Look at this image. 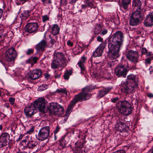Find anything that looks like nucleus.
Listing matches in <instances>:
<instances>
[{"mask_svg":"<svg viewBox=\"0 0 153 153\" xmlns=\"http://www.w3.org/2000/svg\"><path fill=\"white\" fill-rule=\"evenodd\" d=\"M142 53V54H144L147 53V50L145 48H143L141 50Z\"/></svg>","mask_w":153,"mask_h":153,"instance_id":"nucleus-52","label":"nucleus"},{"mask_svg":"<svg viewBox=\"0 0 153 153\" xmlns=\"http://www.w3.org/2000/svg\"><path fill=\"white\" fill-rule=\"evenodd\" d=\"M7 139L5 137H0V143H1V147L5 146L7 143Z\"/></svg>","mask_w":153,"mask_h":153,"instance_id":"nucleus-35","label":"nucleus"},{"mask_svg":"<svg viewBox=\"0 0 153 153\" xmlns=\"http://www.w3.org/2000/svg\"><path fill=\"white\" fill-rule=\"evenodd\" d=\"M138 87V83H128L127 81H123L121 84L120 88L124 93L127 94L134 92Z\"/></svg>","mask_w":153,"mask_h":153,"instance_id":"nucleus-3","label":"nucleus"},{"mask_svg":"<svg viewBox=\"0 0 153 153\" xmlns=\"http://www.w3.org/2000/svg\"><path fill=\"white\" fill-rule=\"evenodd\" d=\"M108 32L107 30L106 29H104L102 32L101 34L104 35L107 33Z\"/></svg>","mask_w":153,"mask_h":153,"instance_id":"nucleus-54","label":"nucleus"},{"mask_svg":"<svg viewBox=\"0 0 153 153\" xmlns=\"http://www.w3.org/2000/svg\"><path fill=\"white\" fill-rule=\"evenodd\" d=\"M86 59V58L85 57L83 56L81 58V59H80V61H79V62H80L82 63H85Z\"/></svg>","mask_w":153,"mask_h":153,"instance_id":"nucleus-48","label":"nucleus"},{"mask_svg":"<svg viewBox=\"0 0 153 153\" xmlns=\"http://www.w3.org/2000/svg\"><path fill=\"white\" fill-rule=\"evenodd\" d=\"M105 73V71H101L99 73V74H97L96 72H93L91 73V75L93 78H95L97 79H103Z\"/></svg>","mask_w":153,"mask_h":153,"instance_id":"nucleus-24","label":"nucleus"},{"mask_svg":"<svg viewBox=\"0 0 153 153\" xmlns=\"http://www.w3.org/2000/svg\"><path fill=\"white\" fill-rule=\"evenodd\" d=\"M53 59L58 61H59L62 64V66L64 67L66 62V58L64 55L61 52H55L53 53Z\"/></svg>","mask_w":153,"mask_h":153,"instance_id":"nucleus-14","label":"nucleus"},{"mask_svg":"<svg viewBox=\"0 0 153 153\" xmlns=\"http://www.w3.org/2000/svg\"><path fill=\"white\" fill-rule=\"evenodd\" d=\"M50 76V75L48 73H46L45 74V77L46 79H48Z\"/></svg>","mask_w":153,"mask_h":153,"instance_id":"nucleus-62","label":"nucleus"},{"mask_svg":"<svg viewBox=\"0 0 153 153\" xmlns=\"http://www.w3.org/2000/svg\"><path fill=\"white\" fill-rule=\"evenodd\" d=\"M4 30L3 29H0V33L2 34V35L0 36V37H1L2 36H4L3 32H4Z\"/></svg>","mask_w":153,"mask_h":153,"instance_id":"nucleus-61","label":"nucleus"},{"mask_svg":"<svg viewBox=\"0 0 153 153\" xmlns=\"http://www.w3.org/2000/svg\"><path fill=\"white\" fill-rule=\"evenodd\" d=\"M37 143L35 141H28L26 143V147L29 149H33L37 145Z\"/></svg>","mask_w":153,"mask_h":153,"instance_id":"nucleus-27","label":"nucleus"},{"mask_svg":"<svg viewBox=\"0 0 153 153\" xmlns=\"http://www.w3.org/2000/svg\"><path fill=\"white\" fill-rule=\"evenodd\" d=\"M69 116V115H67L65 114V116L64 119V120H65V122L68 119Z\"/></svg>","mask_w":153,"mask_h":153,"instance_id":"nucleus-64","label":"nucleus"},{"mask_svg":"<svg viewBox=\"0 0 153 153\" xmlns=\"http://www.w3.org/2000/svg\"><path fill=\"white\" fill-rule=\"evenodd\" d=\"M128 71L123 65L119 64L114 69V73L118 77H126Z\"/></svg>","mask_w":153,"mask_h":153,"instance_id":"nucleus-7","label":"nucleus"},{"mask_svg":"<svg viewBox=\"0 0 153 153\" xmlns=\"http://www.w3.org/2000/svg\"><path fill=\"white\" fill-rule=\"evenodd\" d=\"M101 26L100 24H97L96 25L95 28L94 29V33L96 34H98L101 31Z\"/></svg>","mask_w":153,"mask_h":153,"instance_id":"nucleus-36","label":"nucleus"},{"mask_svg":"<svg viewBox=\"0 0 153 153\" xmlns=\"http://www.w3.org/2000/svg\"><path fill=\"white\" fill-rule=\"evenodd\" d=\"M38 28L39 25L37 23L30 22L26 25L25 30L29 33H35L38 30Z\"/></svg>","mask_w":153,"mask_h":153,"instance_id":"nucleus-13","label":"nucleus"},{"mask_svg":"<svg viewBox=\"0 0 153 153\" xmlns=\"http://www.w3.org/2000/svg\"><path fill=\"white\" fill-rule=\"evenodd\" d=\"M111 89V88H104L102 90H100L98 93V97L100 98L102 97L107 94Z\"/></svg>","mask_w":153,"mask_h":153,"instance_id":"nucleus-22","label":"nucleus"},{"mask_svg":"<svg viewBox=\"0 0 153 153\" xmlns=\"http://www.w3.org/2000/svg\"><path fill=\"white\" fill-rule=\"evenodd\" d=\"M36 108L33 104H30L26 106L24 112L26 116L28 118L30 117L36 113Z\"/></svg>","mask_w":153,"mask_h":153,"instance_id":"nucleus-11","label":"nucleus"},{"mask_svg":"<svg viewBox=\"0 0 153 153\" xmlns=\"http://www.w3.org/2000/svg\"><path fill=\"white\" fill-rule=\"evenodd\" d=\"M77 0H71V2L70 3L72 4H74L75 3Z\"/></svg>","mask_w":153,"mask_h":153,"instance_id":"nucleus-63","label":"nucleus"},{"mask_svg":"<svg viewBox=\"0 0 153 153\" xmlns=\"http://www.w3.org/2000/svg\"><path fill=\"white\" fill-rule=\"evenodd\" d=\"M48 110L52 115H60L63 114V107L57 103L52 102L50 104Z\"/></svg>","mask_w":153,"mask_h":153,"instance_id":"nucleus-4","label":"nucleus"},{"mask_svg":"<svg viewBox=\"0 0 153 153\" xmlns=\"http://www.w3.org/2000/svg\"><path fill=\"white\" fill-rule=\"evenodd\" d=\"M97 40L99 42H102L103 40V39L100 36H98L97 37Z\"/></svg>","mask_w":153,"mask_h":153,"instance_id":"nucleus-55","label":"nucleus"},{"mask_svg":"<svg viewBox=\"0 0 153 153\" xmlns=\"http://www.w3.org/2000/svg\"><path fill=\"white\" fill-rule=\"evenodd\" d=\"M42 72L39 69H36L30 72L28 74L29 79L32 80H35L39 78L41 75Z\"/></svg>","mask_w":153,"mask_h":153,"instance_id":"nucleus-15","label":"nucleus"},{"mask_svg":"<svg viewBox=\"0 0 153 153\" xmlns=\"http://www.w3.org/2000/svg\"><path fill=\"white\" fill-rule=\"evenodd\" d=\"M46 45V41L43 39L36 45L35 48L38 52L43 51L44 50Z\"/></svg>","mask_w":153,"mask_h":153,"instance_id":"nucleus-17","label":"nucleus"},{"mask_svg":"<svg viewBox=\"0 0 153 153\" xmlns=\"http://www.w3.org/2000/svg\"><path fill=\"white\" fill-rule=\"evenodd\" d=\"M94 88H92V86H88L83 88L82 90V91H84L86 92H90Z\"/></svg>","mask_w":153,"mask_h":153,"instance_id":"nucleus-41","label":"nucleus"},{"mask_svg":"<svg viewBox=\"0 0 153 153\" xmlns=\"http://www.w3.org/2000/svg\"><path fill=\"white\" fill-rule=\"evenodd\" d=\"M59 28L57 24L53 25L51 28V33L53 35L58 34L59 31Z\"/></svg>","mask_w":153,"mask_h":153,"instance_id":"nucleus-26","label":"nucleus"},{"mask_svg":"<svg viewBox=\"0 0 153 153\" xmlns=\"http://www.w3.org/2000/svg\"><path fill=\"white\" fill-rule=\"evenodd\" d=\"M48 85L44 84H42L39 86L38 88L39 91H42L44 90H45L48 88Z\"/></svg>","mask_w":153,"mask_h":153,"instance_id":"nucleus-37","label":"nucleus"},{"mask_svg":"<svg viewBox=\"0 0 153 153\" xmlns=\"http://www.w3.org/2000/svg\"><path fill=\"white\" fill-rule=\"evenodd\" d=\"M34 131V128L33 127H32L29 130L27 131V133L28 134H31Z\"/></svg>","mask_w":153,"mask_h":153,"instance_id":"nucleus-50","label":"nucleus"},{"mask_svg":"<svg viewBox=\"0 0 153 153\" xmlns=\"http://www.w3.org/2000/svg\"><path fill=\"white\" fill-rule=\"evenodd\" d=\"M116 122L115 124V127L117 128L118 131H122L128 127L126 125V122L124 120L122 119L121 116L117 117L116 118Z\"/></svg>","mask_w":153,"mask_h":153,"instance_id":"nucleus-9","label":"nucleus"},{"mask_svg":"<svg viewBox=\"0 0 153 153\" xmlns=\"http://www.w3.org/2000/svg\"><path fill=\"white\" fill-rule=\"evenodd\" d=\"M44 5L46 6L47 5L50 4L51 3V0H41Z\"/></svg>","mask_w":153,"mask_h":153,"instance_id":"nucleus-45","label":"nucleus"},{"mask_svg":"<svg viewBox=\"0 0 153 153\" xmlns=\"http://www.w3.org/2000/svg\"><path fill=\"white\" fill-rule=\"evenodd\" d=\"M67 44L69 46L72 47L73 45V43L70 40H68L67 42Z\"/></svg>","mask_w":153,"mask_h":153,"instance_id":"nucleus-53","label":"nucleus"},{"mask_svg":"<svg viewBox=\"0 0 153 153\" xmlns=\"http://www.w3.org/2000/svg\"><path fill=\"white\" fill-rule=\"evenodd\" d=\"M153 59V55L151 57H148L145 60L146 64H150L152 60Z\"/></svg>","mask_w":153,"mask_h":153,"instance_id":"nucleus-47","label":"nucleus"},{"mask_svg":"<svg viewBox=\"0 0 153 153\" xmlns=\"http://www.w3.org/2000/svg\"><path fill=\"white\" fill-rule=\"evenodd\" d=\"M59 63L58 61L53 59V60L52 61L51 64V68L56 69L59 67Z\"/></svg>","mask_w":153,"mask_h":153,"instance_id":"nucleus-32","label":"nucleus"},{"mask_svg":"<svg viewBox=\"0 0 153 153\" xmlns=\"http://www.w3.org/2000/svg\"><path fill=\"white\" fill-rule=\"evenodd\" d=\"M119 98L117 97L111 99L112 102L115 103L117 102L116 107L118 111L120 113L124 115L130 114L132 111L131 105L127 101H118Z\"/></svg>","mask_w":153,"mask_h":153,"instance_id":"nucleus-2","label":"nucleus"},{"mask_svg":"<svg viewBox=\"0 0 153 153\" xmlns=\"http://www.w3.org/2000/svg\"><path fill=\"white\" fill-rule=\"evenodd\" d=\"M56 92H58L59 93H62L67 95V92L65 89L59 88L56 90Z\"/></svg>","mask_w":153,"mask_h":153,"instance_id":"nucleus-39","label":"nucleus"},{"mask_svg":"<svg viewBox=\"0 0 153 153\" xmlns=\"http://www.w3.org/2000/svg\"><path fill=\"white\" fill-rule=\"evenodd\" d=\"M42 21L44 22H45L49 20L50 18L49 16L47 15H45L42 16Z\"/></svg>","mask_w":153,"mask_h":153,"instance_id":"nucleus-43","label":"nucleus"},{"mask_svg":"<svg viewBox=\"0 0 153 153\" xmlns=\"http://www.w3.org/2000/svg\"><path fill=\"white\" fill-rule=\"evenodd\" d=\"M114 153H126V152L124 150H121L116 152Z\"/></svg>","mask_w":153,"mask_h":153,"instance_id":"nucleus-59","label":"nucleus"},{"mask_svg":"<svg viewBox=\"0 0 153 153\" xmlns=\"http://www.w3.org/2000/svg\"><path fill=\"white\" fill-rule=\"evenodd\" d=\"M141 9L140 10L136 9L135 11L133 13L132 16L139 20L140 19H142L143 15V14L141 12Z\"/></svg>","mask_w":153,"mask_h":153,"instance_id":"nucleus-23","label":"nucleus"},{"mask_svg":"<svg viewBox=\"0 0 153 153\" xmlns=\"http://www.w3.org/2000/svg\"><path fill=\"white\" fill-rule=\"evenodd\" d=\"M50 128L45 126L41 128L39 131L36 138L39 140L43 141L48 138L50 135Z\"/></svg>","mask_w":153,"mask_h":153,"instance_id":"nucleus-5","label":"nucleus"},{"mask_svg":"<svg viewBox=\"0 0 153 153\" xmlns=\"http://www.w3.org/2000/svg\"><path fill=\"white\" fill-rule=\"evenodd\" d=\"M121 6L125 10H126L129 4L131 2V0H122Z\"/></svg>","mask_w":153,"mask_h":153,"instance_id":"nucleus-31","label":"nucleus"},{"mask_svg":"<svg viewBox=\"0 0 153 153\" xmlns=\"http://www.w3.org/2000/svg\"><path fill=\"white\" fill-rule=\"evenodd\" d=\"M30 11L27 10H24L22 12L21 17L27 18L30 16Z\"/></svg>","mask_w":153,"mask_h":153,"instance_id":"nucleus-34","label":"nucleus"},{"mask_svg":"<svg viewBox=\"0 0 153 153\" xmlns=\"http://www.w3.org/2000/svg\"><path fill=\"white\" fill-rule=\"evenodd\" d=\"M75 145H76L75 148L76 153H83L84 152L83 142H81L78 141L75 143Z\"/></svg>","mask_w":153,"mask_h":153,"instance_id":"nucleus-18","label":"nucleus"},{"mask_svg":"<svg viewBox=\"0 0 153 153\" xmlns=\"http://www.w3.org/2000/svg\"><path fill=\"white\" fill-rule=\"evenodd\" d=\"M59 127L58 126H57L56 130L54 131V134H56L57 133L58 131H59Z\"/></svg>","mask_w":153,"mask_h":153,"instance_id":"nucleus-56","label":"nucleus"},{"mask_svg":"<svg viewBox=\"0 0 153 153\" xmlns=\"http://www.w3.org/2000/svg\"><path fill=\"white\" fill-rule=\"evenodd\" d=\"M111 42L108 43L109 53L108 56L111 59H115L119 56V51L122 48L124 39L123 33L117 31L112 36Z\"/></svg>","mask_w":153,"mask_h":153,"instance_id":"nucleus-1","label":"nucleus"},{"mask_svg":"<svg viewBox=\"0 0 153 153\" xmlns=\"http://www.w3.org/2000/svg\"><path fill=\"white\" fill-rule=\"evenodd\" d=\"M103 51L97 48L95 51L93 53L92 56L95 57H99L101 56Z\"/></svg>","mask_w":153,"mask_h":153,"instance_id":"nucleus-30","label":"nucleus"},{"mask_svg":"<svg viewBox=\"0 0 153 153\" xmlns=\"http://www.w3.org/2000/svg\"><path fill=\"white\" fill-rule=\"evenodd\" d=\"M147 96L150 98H153V94L152 93H149L147 94Z\"/></svg>","mask_w":153,"mask_h":153,"instance_id":"nucleus-57","label":"nucleus"},{"mask_svg":"<svg viewBox=\"0 0 153 153\" xmlns=\"http://www.w3.org/2000/svg\"><path fill=\"white\" fill-rule=\"evenodd\" d=\"M16 56V53L13 48H9L6 52L5 60L8 62H11L14 60Z\"/></svg>","mask_w":153,"mask_h":153,"instance_id":"nucleus-12","label":"nucleus"},{"mask_svg":"<svg viewBox=\"0 0 153 153\" xmlns=\"http://www.w3.org/2000/svg\"><path fill=\"white\" fill-rule=\"evenodd\" d=\"M47 102L44 98H39L35 101L33 105L35 108L38 109L40 111L45 113Z\"/></svg>","mask_w":153,"mask_h":153,"instance_id":"nucleus-6","label":"nucleus"},{"mask_svg":"<svg viewBox=\"0 0 153 153\" xmlns=\"http://www.w3.org/2000/svg\"><path fill=\"white\" fill-rule=\"evenodd\" d=\"M34 52V49L32 48L29 49L27 50L26 51V54L27 55H29L30 54H33Z\"/></svg>","mask_w":153,"mask_h":153,"instance_id":"nucleus-46","label":"nucleus"},{"mask_svg":"<svg viewBox=\"0 0 153 153\" xmlns=\"http://www.w3.org/2000/svg\"><path fill=\"white\" fill-rule=\"evenodd\" d=\"M76 102H75V101L74 99L73 100L70 105L68 106L66 114L67 115H69L70 113L72 110L73 106L74 105Z\"/></svg>","mask_w":153,"mask_h":153,"instance_id":"nucleus-25","label":"nucleus"},{"mask_svg":"<svg viewBox=\"0 0 153 153\" xmlns=\"http://www.w3.org/2000/svg\"><path fill=\"white\" fill-rule=\"evenodd\" d=\"M128 83H138V78L137 76L133 74H130L127 76Z\"/></svg>","mask_w":153,"mask_h":153,"instance_id":"nucleus-20","label":"nucleus"},{"mask_svg":"<svg viewBox=\"0 0 153 153\" xmlns=\"http://www.w3.org/2000/svg\"><path fill=\"white\" fill-rule=\"evenodd\" d=\"M60 143L62 147H67L66 145L68 142L65 140V136H62L60 140Z\"/></svg>","mask_w":153,"mask_h":153,"instance_id":"nucleus-33","label":"nucleus"},{"mask_svg":"<svg viewBox=\"0 0 153 153\" xmlns=\"http://www.w3.org/2000/svg\"><path fill=\"white\" fill-rule=\"evenodd\" d=\"M139 22V20L132 16L129 20L130 25L131 26H135L138 24Z\"/></svg>","mask_w":153,"mask_h":153,"instance_id":"nucleus-29","label":"nucleus"},{"mask_svg":"<svg viewBox=\"0 0 153 153\" xmlns=\"http://www.w3.org/2000/svg\"><path fill=\"white\" fill-rule=\"evenodd\" d=\"M9 101L10 102V103L11 104L13 105L15 101V99L12 97H10L9 98Z\"/></svg>","mask_w":153,"mask_h":153,"instance_id":"nucleus-51","label":"nucleus"},{"mask_svg":"<svg viewBox=\"0 0 153 153\" xmlns=\"http://www.w3.org/2000/svg\"><path fill=\"white\" fill-rule=\"evenodd\" d=\"M107 44V42L106 41L103 42L100 44L99 46L97 48L100 49L102 51H103L104 49L105 48Z\"/></svg>","mask_w":153,"mask_h":153,"instance_id":"nucleus-38","label":"nucleus"},{"mask_svg":"<svg viewBox=\"0 0 153 153\" xmlns=\"http://www.w3.org/2000/svg\"><path fill=\"white\" fill-rule=\"evenodd\" d=\"M104 79H108L110 78L111 75L110 74L108 73L106 71H105V73L104 74Z\"/></svg>","mask_w":153,"mask_h":153,"instance_id":"nucleus-42","label":"nucleus"},{"mask_svg":"<svg viewBox=\"0 0 153 153\" xmlns=\"http://www.w3.org/2000/svg\"><path fill=\"white\" fill-rule=\"evenodd\" d=\"M23 137V135H22V134L20 135L19 136V138L16 140V141H19Z\"/></svg>","mask_w":153,"mask_h":153,"instance_id":"nucleus-60","label":"nucleus"},{"mask_svg":"<svg viewBox=\"0 0 153 153\" xmlns=\"http://www.w3.org/2000/svg\"><path fill=\"white\" fill-rule=\"evenodd\" d=\"M127 59L135 65L139 61V56L137 52L130 50L126 54Z\"/></svg>","mask_w":153,"mask_h":153,"instance_id":"nucleus-8","label":"nucleus"},{"mask_svg":"<svg viewBox=\"0 0 153 153\" xmlns=\"http://www.w3.org/2000/svg\"><path fill=\"white\" fill-rule=\"evenodd\" d=\"M91 96V95L85 91L80 94L75 95L74 97V99L75 101V102H77L79 101H82L89 99Z\"/></svg>","mask_w":153,"mask_h":153,"instance_id":"nucleus-10","label":"nucleus"},{"mask_svg":"<svg viewBox=\"0 0 153 153\" xmlns=\"http://www.w3.org/2000/svg\"><path fill=\"white\" fill-rule=\"evenodd\" d=\"M84 4H82L81 9L82 10H85L87 7L92 8L94 6V2L93 0H85L84 1Z\"/></svg>","mask_w":153,"mask_h":153,"instance_id":"nucleus-19","label":"nucleus"},{"mask_svg":"<svg viewBox=\"0 0 153 153\" xmlns=\"http://www.w3.org/2000/svg\"><path fill=\"white\" fill-rule=\"evenodd\" d=\"M144 24L146 27L151 26L153 25V12L146 15Z\"/></svg>","mask_w":153,"mask_h":153,"instance_id":"nucleus-16","label":"nucleus"},{"mask_svg":"<svg viewBox=\"0 0 153 153\" xmlns=\"http://www.w3.org/2000/svg\"><path fill=\"white\" fill-rule=\"evenodd\" d=\"M142 3L140 0H133L132 2V5L136 8V9L139 10L141 9V6Z\"/></svg>","mask_w":153,"mask_h":153,"instance_id":"nucleus-28","label":"nucleus"},{"mask_svg":"<svg viewBox=\"0 0 153 153\" xmlns=\"http://www.w3.org/2000/svg\"><path fill=\"white\" fill-rule=\"evenodd\" d=\"M39 60V59L38 57L36 56H32L26 60V63L30 64L32 66L33 65L36 64Z\"/></svg>","mask_w":153,"mask_h":153,"instance_id":"nucleus-21","label":"nucleus"},{"mask_svg":"<svg viewBox=\"0 0 153 153\" xmlns=\"http://www.w3.org/2000/svg\"><path fill=\"white\" fill-rule=\"evenodd\" d=\"M84 63H82L79 62H78V65L81 69L82 71H84L85 70V67L84 66Z\"/></svg>","mask_w":153,"mask_h":153,"instance_id":"nucleus-44","label":"nucleus"},{"mask_svg":"<svg viewBox=\"0 0 153 153\" xmlns=\"http://www.w3.org/2000/svg\"><path fill=\"white\" fill-rule=\"evenodd\" d=\"M71 71H67L64 75V79H68L69 78V76L71 75Z\"/></svg>","mask_w":153,"mask_h":153,"instance_id":"nucleus-40","label":"nucleus"},{"mask_svg":"<svg viewBox=\"0 0 153 153\" xmlns=\"http://www.w3.org/2000/svg\"><path fill=\"white\" fill-rule=\"evenodd\" d=\"M56 42V40L54 39H53L52 38L51 39L50 43L52 44V45H53Z\"/></svg>","mask_w":153,"mask_h":153,"instance_id":"nucleus-58","label":"nucleus"},{"mask_svg":"<svg viewBox=\"0 0 153 153\" xmlns=\"http://www.w3.org/2000/svg\"><path fill=\"white\" fill-rule=\"evenodd\" d=\"M9 136L8 134L7 133H3L0 137H5L7 138Z\"/></svg>","mask_w":153,"mask_h":153,"instance_id":"nucleus-49","label":"nucleus"}]
</instances>
